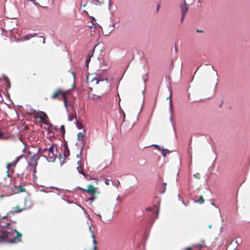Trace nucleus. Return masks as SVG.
<instances>
[{
  "mask_svg": "<svg viewBox=\"0 0 250 250\" xmlns=\"http://www.w3.org/2000/svg\"><path fill=\"white\" fill-rule=\"evenodd\" d=\"M23 175H24V172H22V173L21 174V179L22 180V177Z\"/></svg>",
  "mask_w": 250,
  "mask_h": 250,
  "instance_id": "nucleus-61",
  "label": "nucleus"
},
{
  "mask_svg": "<svg viewBox=\"0 0 250 250\" xmlns=\"http://www.w3.org/2000/svg\"><path fill=\"white\" fill-rule=\"evenodd\" d=\"M4 135V134L0 131V139L2 138Z\"/></svg>",
  "mask_w": 250,
  "mask_h": 250,
  "instance_id": "nucleus-48",
  "label": "nucleus"
},
{
  "mask_svg": "<svg viewBox=\"0 0 250 250\" xmlns=\"http://www.w3.org/2000/svg\"><path fill=\"white\" fill-rule=\"evenodd\" d=\"M63 155L65 159L67 158L70 155L68 146L67 142L65 140H64V151Z\"/></svg>",
  "mask_w": 250,
  "mask_h": 250,
  "instance_id": "nucleus-7",
  "label": "nucleus"
},
{
  "mask_svg": "<svg viewBox=\"0 0 250 250\" xmlns=\"http://www.w3.org/2000/svg\"><path fill=\"white\" fill-rule=\"evenodd\" d=\"M142 79H143V81H144V83H145V84L146 85V81H147V79H144V78H143V77L142 78Z\"/></svg>",
  "mask_w": 250,
  "mask_h": 250,
  "instance_id": "nucleus-55",
  "label": "nucleus"
},
{
  "mask_svg": "<svg viewBox=\"0 0 250 250\" xmlns=\"http://www.w3.org/2000/svg\"><path fill=\"white\" fill-rule=\"evenodd\" d=\"M26 113L28 115L35 114L37 113V111L33 109L30 105L26 106Z\"/></svg>",
  "mask_w": 250,
  "mask_h": 250,
  "instance_id": "nucleus-8",
  "label": "nucleus"
},
{
  "mask_svg": "<svg viewBox=\"0 0 250 250\" xmlns=\"http://www.w3.org/2000/svg\"><path fill=\"white\" fill-rule=\"evenodd\" d=\"M17 163H18V162H17L15 160V161H12L11 163L7 164L6 165V168H7V171H9V167L10 166L15 167Z\"/></svg>",
  "mask_w": 250,
  "mask_h": 250,
  "instance_id": "nucleus-15",
  "label": "nucleus"
},
{
  "mask_svg": "<svg viewBox=\"0 0 250 250\" xmlns=\"http://www.w3.org/2000/svg\"><path fill=\"white\" fill-rule=\"evenodd\" d=\"M84 176V177L85 178V179L87 180H92L93 179L92 177H91V175H89V174H85L84 173V175H83Z\"/></svg>",
  "mask_w": 250,
  "mask_h": 250,
  "instance_id": "nucleus-30",
  "label": "nucleus"
},
{
  "mask_svg": "<svg viewBox=\"0 0 250 250\" xmlns=\"http://www.w3.org/2000/svg\"><path fill=\"white\" fill-rule=\"evenodd\" d=\"M74 118H75L76 120H77V116L76 115L73 116V115H71L70 114H69L68 115V121H70V122L72 121Z\"/></svg>",
  "mask_w": 250,
  "mask_h": 250,
  "instance_id": "nucleus-23",
  "label": "nucleus"
},
{
  "mask_svg": "<svg viewBox=\"0 0 250 250\" xmlns=\"http://www.w3.org/2000/svg\"><path fill=\"white\" fill-rule=\"evenodd\" d=\"M77 169L78 173L82 174L83 175H84V173L83 172V167L81 168V167H77Z\"/></svg>",
  "mask_w": 250,
  "mask_h": 250,
  "instance_id": "nucleus-26",
  "label": "nucleus"
},
{
  "mask_svg": "<svg viewBox=\"0 0 250 250\" xmlns=\"http://www.w3.org/2000/svg\"><path fill=\"white\" fill-rule=\"evenodd\" d=\"M55 149L56 150H57V148L55 144H53L49 148H47V152L48 153H54V149Z\"/></svg>",
  "mask_w": 250,
  "mask_h": 250,
  "instance_id": "nucleus-14",
  "label": "nucleus"
},
{
  "mask_svg": "<svg viewBox=\"0 0 250 250\" xmlns=\"http://www.w3.org/2000/svg\"><path fill=\"white\" fill-rule=\"evenodd\" d=\"M91 56H87L85 59V65L88 67V63L90 61Z\"/></svg>",
  "mask_w": 250,
  "mask_h": 250,
  "instance_id": "nucleus-25",
  "label": "nucleus"
},
{
  "mask_svg": "<svg viewBox=\"0 0 250 250\" xmlns=\"http://www.w3.org/2000/svg\"><path fill=\"white\" fill-rule=\"evenodd\" d=\"M105 184L107 185L109 184V181L108 179L105 180Z\"/></svg>",
  "mask_w": 250,
  "mask_h": 250,
  "instance_id": "nucleus-46",
  "label": "nucleus"
},
{
  "mask_svg": "<svg viewBox=\"0 0 250 250\" xmlns=\"http://www.w3.org/2000/svg\"><path fill=\"white\" fill-rule=\"evenodd\" d=\"M174 50H175V51L176 52H177L178 51V48H177V47L176 46V45H175V46H174Z\"/></svg>",
  "mask_w": 250,
  "mask_h": 250,
  "instance_id": "nucleus-54",
  "label": "nucleus"
},
{
  "mask_svg": "<svg viewBox=\"0 0 250 250\" xmlns=\"http://www.w3.org/2000/svg\"><path fill=\"white\" fill-rule=\"evenodd\" d=\"M94 51V49H93L92 54H90V55H89L88 56H91V57L93 56Z\"/></svg>",
  "mask_w": 250,
  "mask_h": 250,
  "instance_id": "nucleus-59",
  "label": "nucleus"
},
{
  "mask_svg": "<svg viewBox=\"0 0 250 250\" xmlns=\"http://www.w3.org/2000/svg\"><path fill=\"white\" fill-rule=\"evenodd\" d=\"M72 75L73 76L74 79H75V72H72Z\"/></svg>",
  "mask_w": 250,
  "mask_h": 250,
  "instance_id": "nucleus-62",
  "label": "nucleus"
},
{
  "mask_svg": "<svg viewBox=\"0 0 250 250\" xmlns=\"http://www.w3.org/2000/svg\"><path fill=\"white\" fill-rule=\"evenodd\" d=\"M97 193H92L91 194H90V197L88 198L86 201H90V202H92L94 201V200H95V195Z\"/></svg>",
  "mask_w": 250,
  "mask_h": 250,
  "instance_id": "nucleus-19",
  "label": "nucleus"
},
{
  "mask_svg": "<svg viewBox=\"0 0 250 250\" xmlns=\"http://www.w3.org/2000/svg\"><path fill=\"white\" fill-rule=\"evenodd\" d=\"M60 94H61L62 96V95H65V92H64L62 89H58L55 92H54V94L52 96V98H57L58 95Z\"/></svg>",
  "mask_w": 250,
  "mask_h": 250,
  "instance_id": "nucleus-9",
  "label": "nucleus"
},
{
  "mask_svg": "<svg viewBox=\"0 0 250 250\" xmlns=\"http://www.w3.org/2000/svg\"><path fill=\"white\" fill-rule=\"evenodd\" d=\"M41 157H42L44 158L46 160V161H48V156H46V155H44V154H42L40 156H39V158Z\"/></svg>",
  "mask_w": 250,
  "mask_h": 250,
  "instance_id": "nucleus-38",
  "label": "nucleus"
},
{
  "mask_svg": "<svg viewBox=\"0 0 250 250\" xmlns=\"http://www.w3.org/2000/svg\"><path fill=\"white\" fill-rule=\"evenodd\" d=\"M199 68H200V66H199V67H198L197 68V69L196 70V71H195V72H194V75L196 74V73L197 72V71H198V70L199 69Z\"/></svg>",
  "mask_w": 250,
  "mask_h": 250,
  "instance_id": "nucleus-63",
  "label": "nucleus"
},
{
  "mask_svg": "<svg viewBox=\"0 0 250 250\" xmlns=\"http://www.w3.org/2000/svg\"><path fill=\"white\" fill-rule=\"evenodd\" d=\"M211 204L212 206H213L215 207L216 208H217V206H216V205H215L213 203H211Z\"/></svg>",
  "mask_w": 250,
  "mask_h": 250,
  "instance_id": "nucleus-64",
  "label": "nucleus"
},
{
  "mask_svg": "<svg viewBox=\"0 0 250 250\" xmlns=\"http://www.w3.org/2000/svg\"><path fill=\"white\" fill-rule=\"evenodd\" d=\"M161 151L162 154L164 158L166 157L167 153H170L171 152V151L167 148H164L163 147H162Z\"/></svg>",
  "mask_w": 250,
  "mask_h": 250,
  "instance_id": "nucleus-17",
  "label": "nucleus"
},
{
  "mask_svg": "<svg viewBox=\"0 0 250 250\" xmlns=\"http://www.w3.org/2000/svg\"><path fill=\"white\" fill-rule=\"evenodd\" d=\"M40 113L41 114V116H35L34 118L35 119H40L41 121L43 120V118L45 119H48V117L45 112L43 111H40Z\"/></svg>",
  "mask_w": 250,
  "mask_h": 250,
  "instance_id": "nucleus-11",
  "label": "nucleus"
},
{
  "mask_svg": "<svg viewBox=\"0 0 250 250\" xmlns=\"http://www.w3.org/2000/svg\"><path fill=\"white\" fill-rule=\"evenodd\" d=\"M38 35V33H34L33 34H31V33L28 34L23 37L24 40L25 41L29 40L30 38H33Z\"/></svg>",
  "mask_w": 250,
  "mask_h": 250,
  "instance_id": "nucleus-12",
  "label": "nucleus"
},
{
  "mask_svg": "<svg viewBox=\"0 0 250 250\" xmlns=\"http://www.w3.org/2000/svg\"><path fill=\"white\" fill-rule=\"evenodd\" d=\"M150 146H153L155 147L158 150H161L162 147L158 145L153 144V145H151Z\"/></svg>",
  "mask_w": 250,
  "mask_h": 250,
  "instance_id": "nucleus-27",
  "label": "nucleus"
},
{
  "mask_svg": "<svg viewBox=\"0 0 250 250\" xmlns=\"http://www.w3.org/2000/svg\"><path fill=\"white\" fill-rule=\"evenodd\" d=\"M92 237L93 238V245H94L93 248H94V250H96V248H97L96 246H95L96 241L95 240V238L94 234V233L93 232H92Z\"/></svg>",
  "mask_w": 250,
  "mask_h": 250,
  "instance_id": "nucleus-24",
  "label": "nucleus"
},
{
  "mask_svg": "<svg viewBox=\"0 0 250 250\" xmlns=\"http://www.w3.org/2000/svg\"><path fill=\"white\" fill-rule=\"evenodd\" d=\"M22 234L17 230L15 226L7 223L5 225H0V243L7 242L11 244L21 241Z\"/></svg>",
  "mask_w": 250,
  "mask_h": 250,
  "instance_id": "nucleus-1",
  "label": "nucleus"
},
{
  "mask_svg": "<svg viewBox=\"0 0 250 250\" xmlns=\"http://www.w3.org/2000/svg\"><path fill=\"white\" fill-rule=\"evenodd\" d=\"M192 247H189L186 248L185 250H192Z\"/></svg>",
  "mask_w": 250,
  "mask_h": 250,
  "instance_id": "nucleus-50",
  "label": "nucleus"
},
{
  "mask_svg": "<svg viewBox=\"0 0 250 250\" xmlns=\"http://www.w3.org/2000/svg\"><path fill=\"white\" fill-rule=\"evenodd\" d=\"M77 165H78V167H81V168H82V162L81 160H79L77 162Z\"/></svg>",
  "mask_w": 250,
  "mask_h": 250,
  "instance_id": "nucleus-37",
  "label": "nucleus"
},
{
  "mask_svg": "<svg viewBox=\"0 0 250 250\" xmlns=\"http://www.w3.org/2000/svg\"><path fill=\"white\" fill-rule=\"evenodd\" d=\"M152 208L151 207H147L146 208V210L147 211H150L151 210Z\"/></svg>",
  "mask_w": 250,
  "mask_h": 250,
  "instance_id": "nucleus-49",
  "label": "nucleus"
},
{
  "mask_svg": "<svg viewBox=\"0 0 250 250\" xmlns=\"http://www.w3.org/2000/svg\"><path fill=\"white\" fill-rule=\"evenodd\" d=\"M169 95L172 96V91L171 89H169Z\"/></svg>",
  "mask_w": 250,
  "mask_h": 250,
  "instance_id": "nucleus-56",
  "label": "nucleus"
},
{
  "mask_svg": "<svg viewBox=\"0 0 250 250\" xmlns=\"http://www.w3.org/2000/svg\"><path fill=\"white\" fill-rule=\"evenodd\" d=\"M112 8V4L110 1V0H109L108 1V9L109 10H111Z\"/></svg>",
  "mask_w": 250,
  "mask_h": 250,
  "instance_id": "nucleus-36",
  "label": "nucleus"
},
{
  "mask_svg": "<svg viewBox=\"0 0 250 250\" xmlns=\"http://www.w3.org/2000/svg\"><path fill=\"white\" fill-rule=\"evenodd\" d=\"M2 76L3 77V81L4 82V83H5V85H6L5 87V90L6 91V92H7L8 90L11 87L10 82V81H9L8 78L7 76H6L5 75H4L3 74L2 75Z\"/></svg>",
  "mask_w": 250,
  "mask_h": 250,
  "instance_id": "nucleus-6",
  "label": "nucleus"
},
{
  "mask_svg": "<svg viewBox=\"0 0 250 250\" xmlns=\"http://www.w3.org/2000/svg\"><path fill=\"white\" fill-rule=\"evenodd\" d=\"M62 98L63 99L64 103H67V98L65 95H62Z\"/></svg>",
  "mask_w": 250,
  "mask_h": 250,
  "instance_id": "nucleus-41",
  "label": "nucleus"
},
{
  "mask_svg": "<svg viewBox=\"0 0 250 250\" xmlns=\"http://www.w3.org/2000/svg\"><path fill=\"white\" fill-rule=\"evenodd\" d=\"M78 188L81 189L82 190L83 193H84V192H86V189H84V188H80V187H78Z\"/></svg>",
  "mask_w": 250,
  "mask_h": 250,
  "instance_id": "nucleus-43",
  "label": "nucleus"
},
{
  "mask_svg": "<svg viewBox=\"0 0 250 250\" xmlns=\"http://www.w3.org/2000/svg\"><path fill=\"white\" fill-rule=\"evenodd\" d=\"M86 192L90 194L92 193H97V194H99L98 188L94 187L92 185H88L87 188L86 189Z\"/></svg>",
  "mask_w": 250,
  "mask_h": 250,
  "instance_id": "nucleus-5",
  "label": "nucleus"
},
{
  "mask_svg": "<svg viewBox=\"0 0 250 250\" xmlns=\"http://www.w3.org/2000/svg\"><path fill=\"white\" fill-rule=\"evenodd\" d=\"M41 151L42 148L41 147H39L37 153L33 155L31 158V161L33 163L32 164L28 163L29 166H37L38 165V160L39 159V156L42 155Z\"/></svg>",
  "mask_w": 250,
  "mask_h": 250,
  "instance_id": "nucleus-2",
  "label": "nucleus"
},
{
  "mask_svg": "<svg viewBox=\"0 0 250 250\" xmlns=\"http://www.w3.org/2000/svg\"><path fill=\"white\" fill-rule=\"evenodd\" d=\"M50 188H54V189H56L57 190H59V188H56V187H54L53 186H51L49 187Z\"/></svg>",
  "mask_w": 250,
  "mask_h": 250,
  "instance_id": "nucleus-51",
  "label": "nucleus"
},
{
  "mask_svg": "<svg viewBox=\"0 0 250 250\" xmlns=\"http://www.w3.org/2000/svg\"><path fill=\"white\" fill-rule=\"evenodd\" d=\"M48 162H54L56 158V155L54 153H48Z\"/></svg>",
  "mask_w": 250,
  "mask_h": 250,
  "instance_id": "nucleus-10",
  "label": "nucleus"
},
{
  "mask_svg": "<svg viewBox=\"0 0 250 250\" xmlns=\"http://www.w3.org/2000/svg\"><path fill=\"white\" fill-rule=\"evenodd\" d=\"M196 31V32H197V33H203L204 32L203 30H200V29H197Z\"/></svg>",
  "mask_w": 250,
  "mask_h": 250,
  "instance_id": "nucleus-47",
  "label": "nucleus"
},
{
  "mask_svg": "<svg viewBox=\"0 0 250 250\" xmlns=\"http://www.w3.org/2000/svg\"><path fill=\"white\" fill-rule=\"evenodd\" d=\"M172 96L171 95H169V96L167 97V99L169 100V112L171 114L172 113L173 111V104H172Z\"/></svg>",
  "mask_w": 250,
  "mask_h": 250,
  "instance_id": "nucleus-13",
  "label": "nucleus"
},
{
  "mask_svg": "<svg viewBox=\"0 0 250 250\" xmlns=\"http://www.w3.org/2000/svg\"><path fill=\"white\" fill-rule=\"evenodd\" d=\"M194 202L195 203H199V204H201L204 203V200L203 198L202 197V196H200V197H199V200H194Z\"/></svg>",
  "mask_w": 250,
  "mask_h": 250,
  "instance_id": "nucleus-21",
  "label": "nucleus"
},
{
  "mask_svg": "<svg viewBox=\"0 0 250 250\" xmlns=\"http://www.w3.org/2000/svg\"><path fill=\"white\" fill-rule=\"evenodd\" d=\"M33 3H34V4L35 5H36V6H40V4H39V3L38 2H36V1H33Z\"/></svg>",
  "mask_w": 250,
  "mask_h": 250,
  "instance_id": "nucleus-45",
  "label": "nucleus"
},
{
  "mask_svg": "<svg viewBox=\"0 0 250 250\" xmlns=\"http://www.w3.org/2000/svg\"><path fill=\"white\" fill-rule=\"evenodd\" d=\"M85 133V130L83 129V132H80L77 134V140H82L84 137V135Z\"/></svg>",
  "mask_w": 250,
  "mask_h": 250,
  "instance_id": "nucleus-16",
  "label": "nucleus"
},
{
  "mask_svg": "<svg viewBox=\"0 0 250 250\" xmlns=\"http://www.w3.org/2000/svg\"><path fill=\"white\" fill-rule=\"evenodd\" d=\"M192 247H196L199 250H200L203 247V245L201 244H197L195 245H193Z\"/></svg>",
  "mask_w": 250,
  "mask_h": 250,
  "instance_id": "nucleus-32",
  "label": "nucleus"
},
{
  "mask_svg": "<svg viewBox=\"0 0 250 250\" xmlns=\"http://www.w3.org/2000/svg\"><path fill=\"white\" fill-rule=\"evenodd\" d=\"M76 125L78 129H81L83 128V126L82 124H80L78 120H76Z\"/></svg>",
  "mask_w": 250,
  "mask_h": 250,
  "instance_id": "nucleus-22",
  "label": "nucleus"
},
{
  "mask_svg": "<svg viewBox=\"0 0 250 250\" xmlns=\"http://www.w3.org/2000/svg\"><path fill=\"white\" fill-rule=\"evenodd\" d=\"M46 152H47V148H44L42 149V151H41L42 154H43V153H45Z\"/></svg>",
  "mask_w": 250,
  "mask_h": 250,
  "instance_id": "nucleus-40",
  "label": "nucleus"
},
{
  "mask_svg": "<svg viewBox=\"0 0 250 250\" xmlns=\"http://www.w3.org/2000/svg\"><path fill=\"white\" fill-rule=\"evenodd\" d=\"M166 185H167V183L164 182V183H163L162 186L166 187Z\"/></svg>",
  "mask_w": 250,
  "mask_h": 250,
  "instance_id": "nucleus-57",
  "label": "nucleus"
},
{
  "mask_svg": "<svg viewBox=\"0 0 250 250\" xmlns=\"http://www.w3.org/2000/svg\"><path fill=\"white\" fill-rule=\"evenodd\" d=\"M166 190V187L162 186V189L160 190L159 193L161 194H163L165 192Z\"/></svg>",
  "mask_w": 250,
  "mask_h": 250,
  "instance_id": "nucleus-28",
  "label": "nucleus"
},
{
  "mask_svg": "<svg viewBox=\"0 0 250 250\" xmlns=\"http://www.w3.org/2000/svg\"><path fill=\"white\" fill-rule=\"evenodd\" d=\"M182 203L183 205H184L185 206H187V205L186 204V203L184 201L183 199H181Z\"/></svg>",
  "mask_w": 250,
  "mask_h": 250,
  "instance_id": "nucleus-53",
  "label": "nucleus"
},
{
  "mask_svg": "<svg viewBox=\"0 0 250 250\" xmlns=\"http://www.w3.org/2000/svg\"><path fill=\"white\" fill-rule=\"evenodd\" d=\"M97 78H99V79H103L104 78L102 77V74H98L97 75Z\"/></svg>",
  "mask_w": 250,
  "mask_h": 250,
  "instance_id": "nucleus-42",
  "label": "nucleus"
},
{
  "mask_svg": "<svg viewBox=\"0 0 250 250\" xmlns=\"http://www.w3.org/2000/svg\"><path fill=\"white\" fill-rule=\"evenodd\" d=\"M103 81H105L107 83L108 82V78H104Z\"/></svg>",
  "mask_w": 250,
  "mask_h": 250,
  "instance_id": "nucleus-52",
  "label": "nucleus"
},
{
  "mask_svg": "<svg viewBox=\"0 0 250 250\" xmlns=\"http://www.w3.org/2000/svg\"><path fill=\"white\" fill-rule=\"evenodd\" d=\"M90 18L91 19V22L92 23V26H93V25H94V21H96V19L93 16H91Z\"/></svg>",
  "mask_w": 250,
  "mask_h": 250,
  "instance_id": "nucleus-39",
  "label": "nucleus"
},
{
  "mask_svg": "<svg viewBox=\"0 0 250 250\" xmlns=\"http://www.w3.org/2000/svg\"><path fill=\"white\" fill-rule=\"evenodd\" d=\"M23 157H25V156L24 155H21L20 156L17 157L16 161L18 162L20 159Z\"/></svg>",
  "mask_w": 250,
  "mask_h": 250,
  "instance_id": "nucleus-35",
  "label": "nucleus"
},
{
  "mask_svg": "<svg viewBox=\"0 0 250 250\" xmlns=\"http://www.w3.org/2000/svg\"><path fill=\"white\" fill-rule=\"evenodd\" d=\"M180 10H181V12L182 13L181 22H183V21L184 19L185 15L188 10V4L186 3L185 0H184V2L183 3L181 4Z\"/></svg>",
  "mask_w": 250,
  "mask_h": 250,
  "instance_id": "nucleus-4",
  "label": "nucleus"
},
{
  "mask_svg": "<svg viewBox=\"0 0 250 250\" xmlns=\"http://www.w3.org/2000/svg\"><path fill=\"white\" fill-rule=\"evenodd\" d=\"M62 155H61L59 158L60 160H61L62 159ZM65 163V162L64 160H63L62 161L60 160L61 166H62Z\"/></svg>",
  "mask_w": 250,
  "mask_h": 250,
  "instance_id": "nucleus-34",
  "label": "nucleus"
},
{
  "mask_svg": "<svg viewBox=\"0 0 250 250\" xmlns=\"http://www.w3.org/2000/svg\"><path fill=\"white\" fill-rule=\"evenodd\" d=\"M22 210L23 209H19L18 206H17L16 208H13L10 211L6 213V215L3 216L1 218L2 219H3L7 217H11L15 213L21 212Z\"/></svg>",
  "mask_w": 250,
  "mask_h": 250,
  "instance_id": "nucleus-3",
  "label": "nucleus"
},
{
  "mask_svg": "<svg viewBox=\"0 0 250 250\" xmlns=\"http://www.w3.org/2000/svg\"><path fill=\"white\" fill-rule=\"evenodd\" d=\"M60 131L61 132L62 135L63 137H64L65 133L64 125H62L61 126V127H60Z\"/></svg>",
  "mask_w": 250,
  "mask_h": 250,
  "instance_id": "nucleus-20",
  "label": "nucleus"
},
{
  "mask_svg": "<svg viewBox=\"0 0 250 250\" xmlns=\"http://www.w3.org/2000/svg\"><path fill=\"white\" fill-rule=\"evenodd\" d=\"M43 124L47 125L48 128L50 129H54L55 130L57 129V127L54 126L52 125L51 124H49L45 121L43 122Z\"/></svg>",
  "mask_w": 250,
  "mask_h": 250,
  "instance_id": "nucleus-18",
  "label": "nucleus"
},
{
  "mask_svg": "<svg viewBox=\"0 0 250 250\" xmlns=\"http://www.w3.org/2000/svg\"><path fill=\"white\" fill-rule=\"evenodd\" d=\"M89 231H90L91 233V236H92V232L94 233V231L92 229V228L91 227H89Z\"/></svg>",
  "mask_w": 250,
  "mask_h": 250,
  "instance_id": "nucleus-44",
  "label": "nucleus"
},
{
  "mask_svg": "<svg viewBox=\"0 0 250 250\" xmlns=\"http://www.w3.org/2000/svg\"><path fill=\"white\" fill-rule=\"evenodd\" d=\"M103 63L104 64V65H105L106 66V67H105V68L103 69H102V70H103V71H106V70H108V69L110 68V65H106V64H105L104 63V61H103Z\"/></svg>",
  "mask_w": 250,
  "mask_h": 250,
  "instance_id": "nucleus-31",
  "label": "nucleus"
},
{
  "mask_svg": "<svg viewBox=\"0 0 250 250\" xmlns=\"http://www.w3.org/2000/svg\"><path fill=\"white\" fill-rule=\"evenodd\" d=\"M170 121L171 122H172V121H173V117H172V115L170 116Z\"/></svg>",
  "mask_w": 250,
  "mask_h": 250,
  "instance_id": "nucleus-58",
  "label": "nucleus"
},
{
  "mask_svg": "<svg viewBox=\"0 0 250 250\" xmlns=\"http://www.w3.org/2000/svg\"><path fill=\"white\" fill-rule=\"evenodd\" d=\"M94 80H96V84H98L100 82L103 81V79H99V78H97V77L96 78H93L92 80V81H93Z\"/></svg>",
  "mask_w": 250,
  "mask_h": 250,
  "instance_id": "nucleus-29",
  "label": "nucleus"
},
{
  "mask_svg": "<svg viewBox=\"0 0 250 250\" xmlns=\"http://www.w3.org/2000/svg\"><path fill=\"white\" fill-rule=\"evenodd\" d=\"M178 197L179 200H181V196L180 195V194L178 195Z\"/></svg>",
  "mask_w": 250,
  "mask_h": 250,
  "instance_id": "nucleus-60",
  "label": "nucleus"
},
{
  "mask_svg": "<svg viewBox=\"0 0 250 250\" xmlns=\"http://www.w3.org/2000/svg\"><path fill=\"white\" fill-rule=\"evenodd\" d=\"M18 189L21 192L25 191V189L21 185L18 186Z\"/></svg>",
  "mask_w": 250,
  "mask_h": 250,
  "instance_id": "nucleus-33",
  "label": "nucleus"
}]
</instances>
